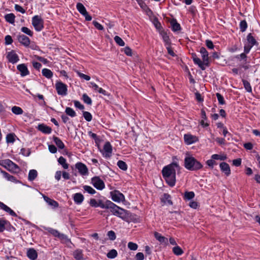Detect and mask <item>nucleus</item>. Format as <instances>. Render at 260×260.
Returning a JSON list of instances; mask_svg holds the SVG:
<instances>
[{"label":"nucleus","instance_id":"obj_1","mask_svg":"<svg viewBox=\"0 0 260 260\" xmlns=\"http://www.w3.org/2000/svg\"><path fill=\"white\" fill-rule=\"evenodd\" d=\"M178 164L173 162L166 167L162 170V175L170 186L173 187L176 183V171L180 170Z\"/></svg>","mask_w":260,"mask_h":260},{"label":"nucleus","instance_id":"obj_2","mask_svg":"<svg viewBox=\"0 0 260 260\" xmlns=\"http://www.w3.org/2000/svg\"><path fill=\"white\" fill-rule=\"evenodd\" d=\"M184 167L189 171H197L201 169L203 165L192 156H186L184 159Z\"/></svg>","mask_w":260,"mask_h":260},{"label":"nucleus","instance_id":"obj_3","mask_svg":"<svg viewBox=\"0 0 260 260\" xmlns=\"http://www.w3.org/2000/svg\"><path fill=\"white\" fill-rule=\"evenodd\" d=\"M32 24L36 30L40 31L44 28V21L41 16L36 15L32 18Z\"/></svg>","mask_w":260,"mask_h":260},{"label":"nucleus","instance_id":"obj_4","mask_svg":"<svg viewBox=\"0 0 260 260\" xmlns=\"http://www.w3.org/2000/svg\"><path fill=\"white\" fill-rule=\"evenodd\" d=\"M0 165L10 171L17 172L19 169L18 166L10 159L3 160Z\"/></svg>","mask_w":260,"mask_h":260},{"label":"nucleus","instance_id":"obj_5","mask_svg":"<svg viewBox=\"0 0 260 260\" xmlns=\"http://www.w3.org/2000/svg\"><path fill=\"white\" fill-rule=\"evenodd\" d=\"M55 88L58 94L64 96L67 94V86L61 81H57L55 84Z\"/></svg>","mask_w":260,"mask_h":260},{"label":"nucleus","instance_id":"obj_6","mask_svg":"<svg viewBox=\"0 0 260 260\" xmlns=\"http://www.w3.org/2000/svg\"><path fill=\"white\" fill-rule=\"evenodd\" d=\"M112 199L113 201L119 203L124 201V195L118 190H114L110 192Z\"/></svg>","mask_w":260,"mask_h":260},{"label":"nucleus","instance_id":"obj_7","mask_svg":"<svg viewBox=\"0 0 260 260\" xmlns=\"http://www.w3.org/2000/svg\"><path fill=\"white\" fill-rule=\"evenodd\" d=\"M91 182L97 189L102 190L105 187L104 181L99 177H94L91 179Z\"/></svg>","mask_w":260,"mask_h":260},{"label":"nucleus","instance_id":"obj_8","mask_svg":"<svg viewBox=\"0 0 260 260\" xmlns=\"http://www.w3.org/2000/svg\"><path fill=\"white\" fill-rule=\"evenodd\" d=\"M200 52L202 54V57L203 59V62L204 63V67H209V57H208V52L206 49L205 47H201L200 49Z\"/></svg>","mask_w":260,"mask_h":260},{"label":"nucleus","instance_id":"obj_9","mask_svg":"<svg viewBox=\"0 0 260 260\" xmlns=\"http://www.w3.org/2000/svg\"><path fill=\"white\" fill-rule=\"evenodd\" d=\"M75 167L81 175L83 176L87 175L88 170L85 164L79 162L75 165Z\"/></svg>","mask_w":260,"mask_h":260},{"label":"nucleus","instance_id":"obj_10","mask_svg":"<svg viewBox=\"0 0 260 260\" xmlns=\"http://www.w3.org/2000/svg\"><path fill=\"white\" fill-rule=\"evenodd\" d=\"M103 155L106 158L110 157L111 156L112 148L111 144L109 142L105 143L103 148Z\"/></svg>","mask_w":260,"mask_h":260},{"label":"nucleus","instance_id":"obj_11","mask_svg":"<svg viewBox=\"0 0 260 260\" xmlns=\"http://www.w3.org/2000/svg\"><path fill=\"white\" fill-rule=\"evenodd\" d=\"M7 58L9 61L12 63H15L19 60L18 56L14 51L9 52L7 54Z\"/></svg>","mask_w":260,"mask_h":260},{"label":"nucleus","instance_id":"obj_12","mask_svg":"<svg viewBox=\"0 0 260 260\" xmlns=\"http://www.w3.org/2000/svg\"><path fill=\"white\" fill-rule=\"evenodd\" d=\"M17 39L20 43L25 47L28 46L30 44V39L24 35H18Z\"/></svg>","mask_w":260,"mask_h":260},{"label":"nucleus","instance_id":"obj_13","mask_svg":"<svg viewBox=\"0 0 260 260\" xmlns=\"http://www.w3.org/2000/svg\"><path fill=\"white\" fill-rule=\"evenodd\" d=\"M184 139L185 143L188 145L192 144L198 141V139L196 136L190 134H185L184 135Z\"/></svg>","mask_w":260,"mask_h":260},{"label":"nucleus","instance_id":"obj_14","mask_svg":"<svg viewBox=\"0 0 260 260\" xmlns=\"http://www.w3.org/2000/svg\"><path fill=\"white\" fill-rule=\"evenodd\" d=\"M17 69L20 72V75L22 77L28 75L29 74L27 66L24 63L18 65Z\"/></svg>","mask_w":260,"mask_h":260},{"label":"nucleus","instance_id":"obj_15","mask_svg":"<svg viewBox=\"0 0 260 260\" xmlns=\"http://www.w3.org/2000/svg\"><path fill=\"white\" fill-rule=\"evenodd\" d=\"M191 58L194 62V63L196 64H198L199 67L202 70H205L206 68L204 67V63L202 62V61L197 57V55L196 53H191Z\"/></svg>","mask_w":260,"mask_h":260},{"label":"nucleus","instance_id":"obj_16","mask_svg":"<svg viewBox=\"0 0 260 260\" xmlns=\"http://www.w3.org/2000/svg\"><path fill=\"white\" fill-rule=\"evenodd\" d=\"M219 167L221 171L224 173L227 176L231 174V169L228 164L225 162H222L220 164Z\"/></svg>","mask_w":260,"mask_h":260},{"label":"nucleus","instance_id":"obj_17","mask_svg":"<svg viewBox=\"0 0 260 260\" xmlns=\"http://www.w3.org/2000/svg\"><path fill=\"white\" fill-rule=\"evenodd\" d=\"M154 237L157 240H158L160 244L167 245L168 243V240L167 238L162 236L160 234L155 232L154 234Z\"/></svg>","mask_w":260,"mask_h":260},{"label":"nucleus","instance_id":"obj_18","mask_svg":"<svg viewBox=\"0 0 260 260\" xmlns=\"http://www.w3.org/2000/svg\"><path fill=\"white\" fill-rule=\"evenodd\" d=\"M37 128L39 131L45 134H49L52 132V128L44 124H39Z\"/></svg>","mask_w":260,"mask_h":260},{"label":"nucleus","instance_id":"obj_19","mask_svg":"<svg viewBox=\"0 0 260 260\" xmlns=\"http://www.w3.org/2000/svg\"><path fill=\"white\" fill-rule=\"evenodd\" d=\"M73 256L76 260H85L83 250L80 249L75 250L73 253Z\"/></svg>","mask_w":260,"mask_h":260},{"label":"nucleus","instance_id":"obj_20","mask_svg":"<svg viewBox=\"0 0 260 260\" xmlns=\"http://www.w3.org/2000/svg\"><path fill=\"white\" fill-rule=\"evenodd\" d=\"M0 208L9 213L12 216L16 217L17 214L10 208L8 207L3 203L0 202Z\"/></svg>","mask_w":260,"mask_h":260},{"label":"nucleus","instance_id":"obj_21","mask_svg":"<svg viewBox=\"0 0 260 260\" xmlns=\"http://www.w3.org/2000/svg\"><path fill=\"white\" fill-rule=\"evenodd\" d=\"M27 256L31 260H35L37 258L38 254L35 249L29 248L27 251Z\"/></svg>","mask_w":260,"mask_h":260},{"label":"nucleus","instance_id":"obj_22","mask_svg":"<svg viewBox=\"0 0 260 260\" xmlns=\"http://www.w3.org/2000/svg\"><path fill=\"white\" fill-rule=\"evenodd\" d=\"M73 199L76 204L79 205L83 202L84 196L81 193H76L74 194Z\"/></svg>","mask_w":260,"mask_h":260},{"label":"nucleus","instance_id":"obj_23","mask_svg":"<svg viewBox=\"0 0 260 260\" xmlns=\"http://www.w3.org/2000/svg\"><path fill=\"white\" fill-rule=\"evenodd\" d=\"M247 41L248 43V44L252 46L258 45V43L256 41V40L251 33L248 34L247 36Z\"/></svg>","mask_w":260,"mask_h":260},{"label":"nucleus","instance_id":"obj_24","mask_svg":"<svg viewBox=\"0 0 260 260\" xmlns=\"http://www.w3.org/2000/svg\"><path fill=\"white\" fill-rule=\"evenodd\" d=\"M160 34L161 36L163 41L165 43V45L167 46L171 45V41L167 33L164 30H161L160 31Z\"/></svg>","mask_w":260,"mask_h":260},{"label":"nucleus","instance_id":"obj_25","mask_svg":"<svg viewBox=\"0 0 260 260\" xmlns=\"http://www.w3.org/2000/svg\"><path fill=\"white\" fill-rule=\"evenodd\" d=\"M127 211L119 207L118 206V210H117L116 212L114 214L117 216H118L122 219L126 217Z\"/></svg>","mask_w":260,"mask_h":260},{"label":"nucleus","instance_id":"obj_26","mask_svg":"<svg viewBox=\"0 0 260 260\" xmlns=\"http://www.w3.org/2000/svg\"><path fill=\"white\" fill-rule=\"evenodd\" d=\"M171 24L172 25V30L174 31H177L181 29V26L179 23H178L176 19H173L171 21Z\"/></svg>","mask_w":260,"mask_h":260},{"label":"nucleus","instance_id":"obj_27","mask_svg":"<svg viewBox=\"0 0 260 260\" xmlns=\"http://www.w3.org/2000/svg\"><path fill=\"white\" fill-rule=\"evenodd\" d=\"M109 205L108 206V207L107 209H109L110 210V211L112 213L113 215L115 214L117 210H118V206H117L116 204L110 201V202H108Z\"/></svg>","mask_w":260,"mask_h":260},{"label":"nucleus","instance_id":"obj_28","mask_svg":"<svg viewBox=\"0 0 260 260\" xmlns=\"http://www.w3.org/2000/svg\"><path fill=\"white\" fill-rule=\"evenodd\" d=\"M53 141L55 144L57 145V146L59 149H63L64 147V145L63 143L62 142V141L58 137L53 136Z\"/></svg>","mask_w":260,"mask_h":260},{"label":"nucleus","instance_id":"obj_29","mask_svg":"<svg viewBox=\"0 0 260 260\" xmlns=\"http://www.w3.org/2000/svg\"><path fill=\"white\" fill-rule=\"evenodd\" d=\"M44 199L49 205L51 206L54 207H57L58 206V203L56 201L51 199L46 196H44Z\"/></svg>","mask_w":260,"mask_h":260},{"label":"nucleus","instance_id":"obj_30","mask_svg":"<svg viewBox=\"0 0 260 260\" xmlns=\"http://www.w3.org/2000/svg\"><path fill=\"white\" fill-rule=\"evenodd\" d=\"M6 21L11 24H13L15 22V16L14 14L10 13L5 16Z\"/></svg>","mask_w":260,"mask_h":260},{"label":"nucleus","instance_id":"obj_31","mask_svg":"<svg viewBox=\"0 0 260 260\" xmlns=\"http://www.w3.org/2000/svg\"><path fill=\"white\" fill-rule=\"evenodd\" d=\"M1 173L3 174L4 177L5 178H6L8 181H12V182H15L16 181L15 177H14L12 175H11L10 174H9L7 172H5L4 171L2 170L1 171Z\"/></svg>","mask_w":260,"mask_h":260},{"label":"nucleus","instance_id":"obj_32","mask_svg":"<svg viewBox=\"0 0 260 260\" xmlns=\"http://www.w3.org/2000/svg\"><path fill=\"white\" fill-rule=\"evenodd\" d=\"M38 173L36 170H31L28 173V179L29 181H33L37 177Z\"/></svg>","mask_w":260,"mask_h":260},{"label":"nucleus","instance_id":"obj_33","mask_svg":"<svg viewBox=\"0 0 260 260\" xmlns=\"http://www.w3.org/2000/svg\"><path fill=\"white\" fill-rule=\"evenodd\" d=\"M42 75L46 78L50 79L53 76L52 72L48 69H43L42 71Z\"/></svg>","mask_w":260,"mask_h":260},{"label":"nucleus","instance_id":"obj_34","mask_svg":"<svg viewBox=\"0 0 260 260\" xmlns=\"http://www.w3.org/2000/svg\"><path fill=\"white\" fill-rule=\"evenodd\" d=\"M58 163L62 166L63 169H67L69 165L66 162V159L63 156H60L58 159Z\"/></svg>","mask_w":260,"mask_h":260},{"label":"nucleus","instance_id":"obj_35","mask_svg":"<svg viewBox=\"0 0 260 260\" xmlns=\"http://www.w3.org/2000/svg\"><path fill=\"white\" fill-rule=\"evenodd\" d=\"M194 193L193 191H185L184 194V199L185 200H190L194 197Z\"/></svg>","mask_w":260,"mask_h":260},{"label":"nucleus","instance_id":"obj_36","mask_svg":"<svg viewBox=\"0 0 260 260\" xmlns=\"http://www.w3.org/2000/svg\"><path fill=\"white\" fill-rule=\"evenodd\" d=\"M110 201L107 200L105 202H104L102 200H99L98 201V207H100L103 209H107L108 206L109 205L108 202H110Z\"/></svg>","mask_w":260,"mask_h":260},{"label":"nucleus","instance_id":"obj_37","mask_svg":"<svg viewBox=\"0 0 260 260\" xmlns=\"http://www.w3.org/2000/svg\"><path fill=\"white\" fill-rule=\"evenodd\" d=\"M172 251L176 255H181L183 253V250L178 245L174 247L172 249Z\"/></svg>","mask_w":260,"mask_h":260},{"label":"nucleus","instance_id":"obj_38","mask_svg":"<svg viewBox=\"0 0 260 260\" xmlns=\"http://www.w3.org/2000/svg\"><path fill=\"white\" fill-rule=\"evenodd\" d=\"M242 82L245 90L248 92H251L252 88L250 83L248 81L244 79L242 80Z\"/></svg>","mask_w":260,"mask_h":260},{"label":"nucleus","instance_id":"obj_39","mask_svg":"<svg viewBox=\"0 0 260 260\" xmlns=\"http://www.w3.org/2000/svg\"><path fill=\"white\" fill-rule=\"evenodd\" d=\"M76 7H77V9L78 10V11L82 15H83L84 13H85L87 11L85 7L83 6V5L80 3H77Z\"/></svg>","mask_w":260,"mask_h":260},{"label":"nucleus","instance_id":"obj_40","mask_svg":"<svg viewBox=\"0 0 260 260\" xmlns=\"http://www.w3.org/2000/svg\"><path fill=\"white\" fill-rule=\"evenodd\" d=\"M162 201L164 202H167L169 205H173V202L171 200V196L168 193H164L162 198Z\"/></svg>","mask_w":260,"mask_h":260},{"label":"nucleus","instance_id":"obj_41","mask_svg":"<svg viewBox=\"0 0 260 260\" xmlns=\"http://www.w3.org/2000/svg\"><path fill=\"white\" fill-rule=\"evenodd\" d=\"M117 256V252L115 249L110 250L107 254V256L109 258H114Z\"/></svg>","mask_w":260,"mask_h":260},{"label":"nucleus","instance_id":"obj_42","mask_svg":"<svg viewBox=\"0 0 260 260\" xmlns=\"http://www.w3.org/2000/svg\"><path fill=\"white\" fill-rule=\"evenodd\" d=\"M65 112L67 115L71 116V117H74L76 115L75 111L72 108L70 107H67L66 108Z\"/></svg>","mask_w":260,"mask_h":260},{"label":"nucleus","instance_id":"obj_43","mask_svg":"<svg viewBox=\"0 0 260 260\" xmlns=\"http://www.w3.org/2000/svg\"><path fill=\"white\" fill-rule=\"evenodd\" d=\"M12 111L14 114L16 115H20L23 113L22 109L20 107L17 106L13 107L12 108Z\"/></svg>","mask_w":260,"mask_h":260},{"label":"nucleus","instance_id":"obj_44","mask_svg":"<svg viewBox=\"0 0 260 260\" xmlns=\"http://www.w3.org/2000/svg\"><path fill=\"white\" fill-rule=\"evenodd\" d=\"M58 238L62 241L63 243H67L68 242L71 243L70 239H68L67 236L63 234L60 233Z\"/></svg>","mask_w":260,"mask_h":260},{"label":"nucleus","instance_id":"obj_45","mask_svg":"<svg viewBox=\"0 0 260 260\" xmlns=\"http://www.w3.org/2000/svg\"><path fill=\"white\" fill-rule=\"evenodd\" d=\"M117 165L118 167L122 170L126 171L127 169L126 164L122 160L118 161Z\"/></svg>","mask_w":260,"mask_h":260},{"label":"nucleus","instance_id":"obj_46","mask_svg":"<svg viewBox=\"0 0 260 260\" xmlns=\"http://www.w3.org/2000/svg\"><path fill=\"white\" fill-rule=\"evenodd\" d=\"M45 230L56 237H58L60 234V233L57 230L53 229L50 228H45Z\"/></svg>","mask_w":260,"mask_h":260},{"label":"nucleus","instance_id":"obj_47","mask_svg":"<svg viewBox=\"0 0 260 260\" xmlns=\"http://www.w3.org/2000/svg\"><path fill=\"white\" fill-rule=\"evenodd\" d=\"M15 134L10 133L7 135L6 136V141L7 143H13L15 141Z\"/></svg>","mask_w":260,"mask_h":260},{"label":"nucleus","instance_id":"obj_48","mask_svg":"<svg viewBox=\"0 0 260 260\" xmlns=\"http://www.w3.org/2000/svg\"><path fill=\"white\" fill-rule=\"evenodd\" d=\"M211 158L215 160H224L226 159V155H221L217 154H214L211 156Z\"/></svg>","mask_w":260,"mask_h":260},{"label":"nucleus","instance_id":"obj_49","mask_svg":"<svg viewBox=\"0 0 260 260\" xmlns=\"http://www.w3.org/2000/svg\"><path fill=\"white\" fill-rule=\"evenodd\" d=\"M82 100L84 102L88 105H91L92 100L90 98H89L87 94L84 93L82 95Z\"/></svg>","mask_w":260,"mask_h":260},{"label":"nucleus","instance_id":"obj_50","mask_svg":"<svg viewBox=\"0 0 260 260\" xmlns=\"http://www.w3.org/2000/svg\"><path fill=\"white\" fill-rule=\"evenodd\" d=\"M247 27V24L245 20H242L240 23V29L241 31L244 32Z\"/></svg>","mask_w":260,"mask_h":260},{"label":"nucleus","instance_id":"obj_51","mask_svg":"<svg viewBox=\"0 0 260 260\" xmlns=\"http://www.w3.org/2000/svg\"><path fill=\"white\" fill-rule=\"evenodd\" d=\"M114 41H115V42L120 46H124L125 43H124V41L119 36H115L114 37Z\"/></svg>","mask_w":260,"mask_h":260},{"label":"nucleus","instance_id":"obj_52","mask_svg":"<svg viewBox=\"0 0 260 260\" xmlns=\"http://www.w3.org/2000/svg\"><path fill=\"white\" fill-rule=\"evenodd\" d=\"M83 188L86 191L91 194H93L96 192L95 190L90 186L84 185Z\"/></svg>","mask_w":260,"mask_h":260},{"label":"nucleus","instance_id":"obj_53","mask_svg":"<svg viewBox=\"0 0 260 260\" xmlns=\"http://www.w3.org/2000/svg\"><path fill=\"white\" fill-rule=\"evenodd\" d=\"M83 117L86 121H90L92 120V115L89 112L83 111Z\"/></svg>","mask_w":260,"mask_h":260},{"label":"nucleus","instance_id":"obj_54","mask_svg":"<svg viewBox=\"0 0 260 260\" xmlns=\"http://www.w3.org/2000/svg\"><path fill=\"white\" fill-rule=\"evenodd\" d=\"M216 95L217 96L218 103L220 105L225 104V102L224 100L223 96L219 93H216Z\"/></svg>","mask_w":260,"mask_h":260},{"label":"nucleus","instance_id":"obj_55","mask_svg":"<svg viewBox=\"0 0 260 260\" xmlns=\"http://www.w3.org/2000/svg\"><path fill=\"white\" fill-rule=\"evenodd\" d=\"M127 247L131 250H136L138 246L137 244L132 242H129L127 244Z\"/></svg>","mask_w":260,"mask_h":260},{"label":"nucleus","instance_id":"obj_56","mask_svg":"<svg viewBox=\"0 0 260 260\" xmlns=\"http://www.w3.org/2000/svg\"><path fill=\"white\" fill-rule=\"evenodd\" d=\"M21 31L24 34H27V35L31 37L33 35V32L31 31L29 28L26 27H22L21 29Z\"/></svg>","mask_w":260,"mask_h":260},{"label":"nucleus","instance_id":"obj_57","mask_svg":"<svg viewBox=\"0 0 260 260\" xmlns=\"http://www.w3.org/2000/svg\"><path fill=\"white\" fill-rule=\"evenodd\" d=\"M107 236H108L109 239L112 241L115 240L116 238L115 233L113 231H109L107 233Z\"/></svg>","mask_w":260,"mask_h":260},{"label":"nucleus","instance_id":"obj_58","mask_svg":"<svg viewBox=\"0 0 260 260\" xmlns=\"http://www.w3.org/2000/svg\"><path fill=\"white\" fill-rule=\"evenodd\" d=\"M7 221L5 220H0V232H3L6 229L5 225Z\"/></svg>","mask_w":260,"mask_h":260},{"label":"nucleus","instance_id":"obj_59","mask_svg":"<svg viewBox=\"0 0 260 260\" xmlns=\"http://www.w3.org/2000/svg\"><path fill=\"white\" fill-rule=\"evenodd\" d=\"M215 159H213L212 158L211 159H209L206 161V164H207L209 167H211V168H213V166L215 165H216V162L215 161Z\"/></svg>","mask_w":260,"mask_h":260},{"label":"nucleus","instance_id":"obj_60","mask_svg":"<svg viewBox=\"0 0 260 260\" xmlns=\"http://www.w3.org/2000/svg\"><path fill=\"white\" fill-rule=\"evenodd\" d=\"M5 44L6 45L11 44L13 42L12 38L11 36H10L9 35H7L5 37Z\"/></svg>","mask_w":260,"mask_h":260},{"label":"nucleus","instance_id":"obj_61","mask_svg":"<svg viewBox=\"0 0 260 260\" xmlns=\"http://www.w3.org/2000/svg\"><path fill=\"white\" fill-rule=\"evenodd\" d=\"M77 74L80 78H83V79L86 80V81H89L90 79V76H89L88 75L84 74L79 72H77Z\"/></svg>","mask_w":260,"mask_h":260},{"label":"nucleus","instance_id":"obj_62","mask_svg":"<svg viewBox=\"0 0 260 260\" xmlns=\"http://www.w3.org/2000/svg\"><path fill=\"white\" fill-rule=\"evenodd\" d=\"M74 105L76 108H79L80 110H83L84 109V106L82 105L79 101H74Z\"/></svg>","mask_w":260,"mask_h":260},{"label":"nucleus","instance_id":"obj_63","mask_svg":"<svg viewBox=\"0 0 260 260\" xmlns=\"http://www.w3.org/2000/svg\"><path fill=\"white\" fill-rule=\"evenodd\" d=\"M206 45L207 47L210 49H212L214 47V45H213V42L209 40H207L206 41Z\"/></svg>","mask_w":260,"mask_h":260},{"label":"nucleus","instance_id":"obj_64","mask_svg":"<svg viewBox=\"0 0 260 260\" xmlns=\"http://www.w3.org/2000/svg\"><path fill=\"white\" fill-rule=\"evenodd\" d=\"M136 260H143L144 259V256L142 252H138L136 255Z\"/></svg>","mask_w":260,"mask_h":260}]
</instances>
